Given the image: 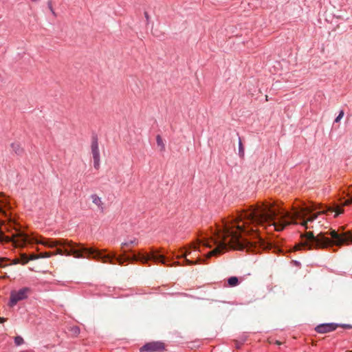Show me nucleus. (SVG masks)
<instances>
[{
    "label": "nucleus",
    "mask_w": 352,
    "mask_h": 352,
    "mask_svg": "<svg viewBox=\"0 0 352 352\" xmlns=\"http://www.w3.org/2000/svg\"><path fill=\"white\" fill-rule=\"evenodd\" d=\"M320 214H331V206L311 203L293 208L292 212L280 209L274 203L263 202L248 210L236 214L221 222L212 235L199 239L188 248L179 250L177 258H184L182 265L203 263L205 258L199 256L201 247L215 248L210 251L206 258L217 255L228 248L256 252L265 247L264 239L257 234V230L250 225L272 228L281 231L287 226L297 224V220H302L300 225L308 228L309 222H313Z\"/></svg>",
    "instance_id": "1"
},
{
    "label": "nucleus",
    "mask_w": 352,
    "mask_h": 352,
    "mask_svg": "<svg viewBox=\"0 0 352 352\" xmlns=\"http://www.w3.org/2000/svg\"><path fill=\"white\" fill-rule=\"evenodd\" d=\"M0 241L5 243H12V245L17 248L23 247L27 243L41 244L47 248L60 246V248H56L54 252H45L38 254V259L50 258L56 254L73 255L78 258H85V256L89 258V252H91L89 248L85 247L82 243H76L64 239H45L34 234L29 235L21 231H16L14 234L10 236L6 235L2 232H0Z\"/></svg>",
    "instance_id": "2"
},
{
    "label": "nucleus",
    "mask_w": 352,
    "mask_h": 352,
    "mask_svg": "<svg viewBox=\"0 0 352 352\" xmlns=\"http://www.w3.org/2000/svg\"><path fill=\"white\" fill-rule=\"evenodd\" d=\"M91 252H89V258L92 257L95 259L101 260L103 263H109L114 264L116 263L122 265L125 262L136 261L142 264H147L151 261L154 263H160L167 265L172 258L168 254L162 252L160 249L152 248L149 253L140 251L138 253L132 252L131 256H117L115 253H107L106 250H100L93 248H89Z\"/></svg>",
    "instance_id": "3"
},
{
    "label": "nucleus",
    "mask_w": 352,
    "mask_h": 352,
    "mask_svg": "<svg viewBox=\"0 0 352 352\" xmlns=\"http://www.w3.org/2000/svg\"><path fill=\"white\" fill-rule=\"evenodd\" d=\"M327 234L331 236V239L327 237L322 232L316 236L312 232H306L301 234V242L295 246V250L326 248L333 245L341 246L352 243V234L350 232H338L331 230Z\"/></svg>",
    "instance_id": "4"
},
{
    "label": "nucleus",
    "mask_w": 352,
    "mask_h": 352,
    "mask_svg": "<svg viewBox=\"0 0 352 352\" xmlns=\"http://www.w3.org/2000/svg\"><path fill=\"white\" fill-rule=\"evenodd\" d=\"M32 292V289L29 287H23L19 290L11 291L8 305L11 307L15 306L18 302L27 299Z\"/></svg>",
    "instance_id": "5"
},
{
    "label": "nucleus",
    "mask_w": 352,
    "mask_h": 352,
    "mask_svg": "<svg viewBox=\"0 0 352 352\" xmlns=\"http://www.w3.org/2000/svg\"><path fill=\"white\" fill-rule=\"evenodd\" d=\"M164 349V344L160 341H156L145 344L140 351V352H163Z\"/></svg>",
    "instance_id": "6"
},
{
    "label": "nucleus",
    "mask_w": 352,
    "mask_h": 352,
    "mask_svg": "<svg viewBox=\"0 0 352 352\" xmlns=\"http://www.w3.org/2000/svg\"><path fill=\"white\" fill-rule=\"evenodd\" d=\"M10 208V206L7 197L4 195L0 193V214L3 215L8 221L11 220L10 214L8 213V210Z\"/></svg>",
    "instance_id": "7"
},
{
    "label": "nucleus",
    "mask_w": 352,
    "mask_h": 352,
    "mask_svg": "<svg viewBox=\"0 0 352 352\" xmlns=\"http://www.w3.org/2000/svg\"><path fill=\"white\" fill-rule=\"evenodd\" d=\"M338 324L333 322L322 323L316 327L315 330L319 333H326L336 329Z\"/></svg>",
    "instance_id": "8"
},
{
    "label": "nucleus",
    "mask_w": 352,
    "mask_h": 352,
    "mask_svg": "<svg viewBox=\"0 0 352 352\" xmlns=\"http://www.w3.org/2000/svg\"><path fill=\"white\" fill-rule=\"evenodd\" d=\"M91 153L94 157H100V151L97 138H93L91 142Z\"/></svg>",
    "instance_id": "9"
},
{
    "label": "nucleus",
    "mask_w": 352,
    "mask_h": 352,
    "mask_svg": "<svg viewBox=\"0 0 352 352\" xmlns=\"http://www.w3.org/2000/svg\"><path fill=\"white\" fill-rule=\"evenodd\" d=\"M91 200H92V202L98 206V208H99V210L101 211V212H103L104 211V204L101 199V198L100 197H98L97 195L96 194H94V195H91Z\"/></svg>",
    "instance_id": "10"
},
{
    "label": "nucleus",
    "mask_w": 352,
    "mask_h": 352,
    "mask_svg": "<svg viewBox=\"0 0 352 352\" xmlns=\"http://www.w3.org/2000/svg\"><path fill=\"white\" fill-rule=\"evenodd\" d=\"M11 147L13 151H14V153L19 155H21L23 151V148L21 147V145L19 142L12 143Z\"/></svg>",
    "instance_id": "11"
},
{
    "label": "nucleus",
    "mask_w": 352,
    "mask_h": 352,
    "mask_svg": "<svg viewBox=\"0 0 352 352\" xmlns=\"http://www.w3.org/2000/svg\"><path fill=\"white\" fill-rule=\"evenodd\" d=\"M138 240L136 238H131L128 239L124 242L122 243V247H127L131 245H138Z\"/></svg>",
    "instance_id": "12"
},
{
    "label": "nucleus",
    "mask_w": 352,
    "mask_h": 352,
    "mask_svg": "<svg viewBox=\"0 0 352 352\" xmlns=\"http://www.w3.org/2000/svg\"><path fill=\"white\" fill-rule=\"evenodd\" d=\"M228 283L230 287H235L239 284V279L236 276H231L228 279Z\"/></svg>",
    "instance_id": "13"
},
{
    "label": "nucleus",
    "mask_w": 352,
    "mask_h": 352,
    "mask_svg": "<svg viewBox=\"0 0 352 352\" xmlns=\"http://www.w3.org/2000/svg\"><path fill=\"white\" fill-rule=\"evenodd\" d=\"M30 261L28 256L24 253L21 254L20 258L17 261V263H20L23 265L28 263Z\"/></svg>",
    "instance_id": "14"
},
{
    "label": "nucleus",
    "mask_w": 352,
    "mask_h": 352,
    "mask_svg": "<svg viewBox=\"0 0 352 352\" xmlns=\"http://www.w3.org/2000/svg\"><path fill=\"white\" fill-rule=\"evenodd\" d=\"M156 142L157 146H160L161 151L165 150V145L163 142L162 138L160 135H157L156 137Z\"/></svg>",
    "instance_id": "15"
},
{
    "label": "nucleus",
    "mask_w": 352,
    "mask_h": 352,
    "mask_svg": "<svg viewBox=\"0 0 352 352\" xmlns=\"http://www.w3.org/2000/svg\"><path fill=\"white\" fill-rule=\"evenodd\" d=\"M14 341L16 346H21L23 344H24V340L21 336H17L14 337Z\"/></svg>",
    "instance_id": "16"
},
{
    "label": "nucleus",
    "mask_w": 352,
    "mask_h": 352,
    "mask_svg": "<svg viewBox=\"0 0 352 352\" xmlns=\"http://www.w3.org/2000/svg\"><path fill=\"white\" fill-rule=\"evenodd\" d=\"M239 154L241 157H243L244 155V149L240 138L239 142Z\"/></svg>",
    "instance_id": "17"
},
{
    "label": "nucleus",
    "mask_w": 352,
    "mask_h": 352,
    "mask_svg": "<svg viewBox=\"0 0 352 352\" xmlns=\"http://www.w3.org/2000/svg\"><path fill=\"white\" fill-rule=\"evenodd\" d=\"M94 166L96 169H98L100 166V157H94Z\"/></svg>",
    "instance_id": "18"
},
{
    "label": "nucleus",
    "mask_w": 352,
    "mask_h": 352,
    "mask_svg": "<svg viewBox=\"0 0 352 352\" xmlns=\"http://www.w3.org/2000/svg\"><path fill=\"white\" fill-rule=\"evenodd\" d=\"M71 331L74 335H78L80 333V328L77 326L71 328Z\"/></svg>",
    "instance_id": "19"
},
{
    "label": "nucleus",
    "mask_w": 352,
    "mask_h": 352,
    "mask_svg": "<svg viewBox=\"0 0 352 352\" xmlns=\"http://www.w3.org/2000/svg\"><path fill=\"white\" fill-rule=\"evenodd\" d=\"M344 116V111L343 110H341L338 114V116L335 119V122H338L340 121V120L343 118Z\"/></svg>",
    "instance_id": "20"
},
{
    "label": "nucleus",
    "mask_w": 352,
    "mask_h": 352,
    "mask_svg": "<svg viewBox=\"0 0 352 352\" xmlns=\"http://www.w3.org/2000/svg\"><path fill=\"white\" fill-rule=\"evenodd\" d=\"M47 6H48V8L50 9V10L51 11L52 14L56 16V12H54V9H53V7H52V2L51 1H49L47 3Z\"/></svg>",
    "instance_id": "21"
},
{
    "label": "nucleus",
    "mask_w": 352,
    "mask_h": 352,
    "mask_svg": "<svg viewBox=\"0 0 352 352\" xmlns=\"http://www.w3.org/2000/svg\"><path fill=\"white\" fill-rule=\"evenodd\" d=\"M28 258H29L30 261H34V260L38 259V254H30V256H28Z\"/></svg>",
    "instance_id": "22"
},
{
    "label": "nucleus",
    "mask_w": 352,
    "mask_h": 352,
    "mask_svg": "<svg viewBox=\"0 0 352 352\" xmlns=\"http://www.w3.org/2000/svg\"><path fill=\"white\" fill-rule=\"evenodd\" d=\"M342 327L346 328V329H351L352 328V326L351 324H342Z\"/></svg>",
    "instance_id": "23"
},
{
    "label": "nucleus",
    "mask_w": 352,
    "mask_h": 352,
    "mask_svg": "<svg viewBox=\"0 0 352 352\" xmlns=\"http://www.w3.org/2000/svg\"><path fill=\"white\" fill-rule=\"evenodd\" d=\"M144 16H145V18H146V21L148 22V19H149V16H148V12H144Z\"/></svg>",
    "instance_id": "24"
},
{
    "label": "nucleus",
    "mask_w": 352,
    "mask_h": 352,
    "mask_svg": "<svg viewBox=\"0 0 352 352\" xmlns=\"http://www.w3.org/2000/svg\"><path fill=\"white\" fill-rule=\"evenodd\" d=\"M236 346L237 348H239V347H240V345H239V344L238 342H236Z\"/></svg>",
    "instance_id": "25"
},
{
    "label": "nucleus",
    "mask_w": 352,
    "mask_h": 352,
    "mask_svg": "<svg viewBox=\"0 0 352 352\" xmlns=\"http://www.w3.org/2000/svg\"><path fill=\"white\" fill-rule=\"evenodd\" d=\"M176 264L178 265L179 263L178 262H175L173 265H176Z\"/></svg>",
    "instance_id": "26"
},
{
    "label": "nucleus",
    "mask_w": 352,
    "mask_h": 352,
    "mask_svg": "<svg viewBox=\"0 0 352 352\" xmlns=\"http://www.w3.org/2000/svg\"><path fill=\"white\" fill-rule=\"evenodd\" d=\"M32 1H34V2H36V1H37L38 0H32Z\"/></svg>",
    "instance_id": "27"
}]
</instances>
